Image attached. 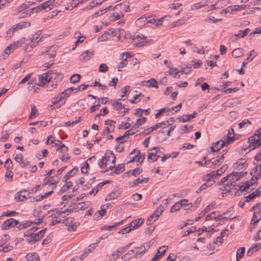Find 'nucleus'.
Masks as SVG:
<instances>
[{"label":"nucleus","instance_id":"nucleus-42","mask_svg":"<svg viewBox=\"0 0 261 261\" xmlns=\"http://www.w3.org/2000/svg\"><path fill=\"white\" fill-rule=\"evenodd\" d=\"M163 124H165V125L166 123L164 121L161 122L160 123H156L154 126H152V127H149L148 129V132H147V133H146V134H148L150 132H152L153 130L157 129L158 128L161 127L162 126V125H163Z\"/></svg>","mask_w":261,"mask_h":261},{"label":"nucleus","instance_id":"nucleus-63","mask_svg":"<svg viewBox=\"0 0 261 261\" xmlns=\"http://www.w3.org/2000/svg\"><path fill=\"white\" fill-rule=\"evenodd\" d=\"M132 257V253L127 252V253L123 255L121 258L122 260L124 261H127L129 260Z\"/></svg>","mask_w":261,"mask_h":261},{"label":"nucleus","instance_id":"nucleus-11","mask_svg":"<svg viewBox=\"0 0 261 261\" xmlns=\"http://www.w3.org/2000/svg\"><path fill=\"white\" fill-rule=\"evenodd\" d=\"M246 172H233L231 174L224 177L222 179H240L243 177L244 174H246Z\"/></svg>","mask_w":261,"mask_h":261},{"label":"nucleus","instance_id":"nucleus-56","mask_svg":"<svg viewBox=\"0 0 261 261\" xmlns=\"http://www.w3.org/2000/svg\"><path fill=\"white\" fill-rule=\"evenodd\" d=\"M98 70L100 72H106L108 70V67L106 64H101L99 67Z\"/></svg>","mask_w":261,"mask_h":261},{"label":"nucleus","instance_id":"nucleus-2","mask_svg":"<svg viewBox=\"0 0 261 261\" xmlns=\"http://www.w3.org/2000/svg\"><path fill=\"white\" fill-rule=\"evenodd\" d=\"M249 150H253L261 145V129L258 130L254 136H251L248 140Z\"/></svg>","mask_w":261,"mask_h":261},{"label":"nucleus","instance_id":"nucleus-45","mask_svg":"<svg viewBox=\"0 0 261 261\" xmlns=\"http://www.w3.org/2000/svg\"><path fill=\"white\" fill-rule=\"evenodd\" d=\"M182 207L179 201L175 203L171 208L170 212L174 213L180 210V208Z\"/></svg>","mask_w":261,"mask_h":261},{"label":"nucleus","instance_id":"nucleus-64","mask_svg":"<svg viewBox=\"0 0 261 261\" xmlns=\"http://www.w3.org/2000/svg\"><path fill=\"white\" fill-rule=\"evenodd\" d=\"M191 67L190 66H186L185 67L182 68L181 70L179 72H180L181 73H184L185 74H188L191 72Z\"/></svg>","mask_w":261,"mask_h":261},{"label":"nucleus","instance_id":"nucleus-1","mask_svg":"<svg viewBox=\"0 0 261 261\" xmlns=\"http://www.w3.org/2000/svg\"><path fill=\"white\" fill-rule=\"evenodd\" d=\"M236 180H220L218 182L219 186H222L220 188L221 190L225 191L226 192L230 193L231 195H241L243 192H250L253 190V188L250 187L253 186L254 182H250L247 180L245 186L237 185L236 184Z\"/></svg>","mask_w":261,"mask_h":261},{"label":"nucleus","instance_id":"nucleus-3","mask_svg":"<svg viewBox=\"0 0 261 261\" xmlns=\"http://www.w3.org/2000/svg\"><path fill=\"white\" fill-rule=\"evenodd\" d=\"M233 137L227 136L223 139H221L216 142L213 143L211 146V150L213 152H217L220 150L225 146L228 145L233 140Z\"/></svg>","mask_w":261,"mask_h":261},{"label":"nucleus","instance_id":"nucleus-40","mask_svg":"<svg viewBox=\"0 0 261 261\" xmlns=\"http://www.w3.org/2000/svg\"><path fill=\"white\" fill-rule=\"evenodd\" d=\"M160 155H158L156 154V153H154L153 152L149 153L147 157L148 161H151L152 162H154L158 160L159 158Z\"/></svg>","mask_w":261,"mask_h":261},{"label":"nucleus","instance_id":"nucleus-25","mask_svg":"<svg viewBox=\"0 0 261 261\" xmlns=\"http://www.w3.org/2000/svg\"><path fill=\"white\" fill-rule=\"evenodd\" d=\"M72 186L73 184L71 181H67V180H64V184L60 190V192L61 193H64L67 191Z\"/></svg>","mask_w":261,"mask_h":261},{"label":"nucleus","instance_id":"nucleus-39","mask_svg":"<svg viewBox=\"0 0 261 261\" xmlns=\"http://www.w3.org/2000/svg\"><path fill=\"white\" fill-rule=\"evenodd\" d=\"M124 56H125L124 53H123L121 54L122 61L118 64V71H120L119 68H123V67H125L127 64V60H126V59H124Z\"/></svg>","mask_w":261,"mask_h":261},{"label":"nucleus","instance_id":"nucleus-34","mask_svg":"<svg viewBox=\"0 0 261 261\" xmlns=\"http://www.w3.org/2000/svg\"><path fill=\"white\" fill-rule=\"evenodd\" d=\"M78 172V169L77 168H74L69 172H67L64 176V179H68L72 177L76 173Z\"/></svg>","mask_w":261,"mask_h":261},{"label":"nucleus","instance_id":"nucleus-20","mask_svg":"<svg viewBox=\"0 0 261 261\" xmlns=\"http://www.w3.org/2000/svg\"><path fill=\"white\" fill-rule=\"evenodd\" d=\"M144 222L143 219H137L133 220L129 224V227L132 228V230L135 229L136 228H138L139 226H140Z\"/></svg>","mask_w":261,"mask_h":261},{"label":"nucleus","instance_id":"nucleus-27","mask_svg":"<svg viewBox=\"0 0 261 261\" xmlns=\"http://www.w3.org/2000/svg\"><path fill=\"white\" fill-rule=\"evenodd\" d=\"M26 258L29 261H40L39 256L37 253L27 254Z\"/></svg>","mask_w":261,"mask_h":261},{"label":"nucleus","instance_id":"nucleus-43","mask_svg":"<svg viewBox=\"0 0 261 261\" xmlns=\"http://www.w3.org/2000/svg\"><path fill=\"white\" fill-rule=\"evenodd\" d=\"M217 213H219V212H213L208 214L206 216L205 220L207 221H209V220H211L217 219Z\"/></svg>","mask_w":261,"mask_h":261},{"label":"nucleus","instance_id":"nucleus-52","mask_svg":"<svg viewBox=\"0 0 261 261\" xmlns=\"http://www.w3.org/2000/svg\"><path fill=\"white\" fill-rule=\"evenodd\" d=\"M10 134V130H5V134L1 137L0 141L2 142L6 141L9 138Z\"/></svg>","mask_w":261,"mask_h":261},{"label":"nucleus","instance_id":"nucleus-49","mask_svg":"<svg viewBox=\"0 0 261 261\" xmlns=\"http://www.w3.org/2000/svg\"><path fill=\"white\" fill-rule=\"evenodd\" d=\"M125 167L124 164H120L116 168H115L114 173L116 174H119L124 170Z\"/></svg>","mask_w":261,"mask_h":261},{"label":"nucleus","instance_id":"nucleus-37","mask_svg":"<svg viewBox=\"0 0 261 261\" xmlns=\"http://www.w3.org/2000/svg\"><path fill=\"white\" fill-rule=\"evenodd\" d=\"M39 240H40V238L36 233L34 236L32 235L29 239H27V241L30 244H34Z\"/></svg>","mask_w":261,"mask_h":261},{"label":"nucleus","instance_id":"nucleus-46","mask_svg":"<svg viewBox=\"0 0 261 261\" xmlns=\"http://www.w3.org/2000/svg\"><path fill=\"white\" fill-rule=\"evenodd\" d=\"M42 31H39L36 32L35 34L33 35L31 38H29L28 41V43H32L34 40H36L39 37V36L41 34Z\"/></svg>","mask_w":261,"mask_h":261},{"label":"nucleus","instance_id":"nucleus-30","mask_svg":"<svg viewBox=\"0 0 261 261\" xmlns=\"http://www.w3.org/2000/svg\"><path fill=\"white\" fill-rule=\"evenodd\" d=\"M106 209L103 208L100 211H97L95 214L94 215V219L95 220H98L99 219H100L102 217L105 216L106 215Z\"/></svg>","mask_w":261,"mask_h":261},{"label":"nucleus","instance_id":"nucleus-36","mask_svg":"<svg viewBox=\"0 0 261 261\" xmlns=\"http://www.w3.org/2000/svg\"><path fill=\"white\" fill-rule=\"evenodd\" d=\"M81 33L80 32H77L75 33V37L79 38V39L76 40V41L75 42V45L74 47H72V49H74L76 46L78 45L79 43H81L83 42L84 39H85V36H81Z\"/></svg>","mask_w":261,"mask_h":261},{"label":"nucleus","instance_id":"nucleus-26","mask_svg":"<svg viewBox=\"0 0 261 261\" xmlns=\"http://www.w3.org/2000/svg\"><path fill=\"white\" fill-rule=\"evenodd\" d=\"M140 154V150L137 149H134L130 153L128 156L129 159L127 162V164H128L135 160V158L137 157Z\"/></svg>","mask_w":261,"mask_h":261},{"label":"nucleus","instance_id":"nucleus-7","mask_svg":"<svg viewBox=\"0 0 261 261\" xmlns=\"http://www.w3.org/2000/svg\"><path fill=\"white\" fill-rule=\"evenodd\" d=\"M39 83L38 85L43 86L48 83L52 79V76L49 74V71L41 75H38Z\"/></svg>","mask_w":261,"mask_h":261},{"label":"nucleus","instance_id":"nucleus-13","mask_svg":"<svg viewBox=\"0 0 261 261\" xmlns=\"http://www.w3.org/2000/svg\"><path fill=\"white\" fill-rule=\"evenodd\" d=\"M53 190H51L50 191L45 192V194L43 195H39L36 197H34L31 200V202H34L40 201L43 200V199L45 198L47 196H49L50 195H51V193H53Z\"/></svg>","mask_w":261,"mask_h":261},{"label":"nucleus","instance_id":"nucleus-55","mask_svg":"<svg viewBox=\"0 0 261 261\" xmlns=\"http://www.w3.org/2000/svg\"><path fill=\"white\" fill-rule=\"evenodd\" d=\"M68 147H66L64 144H62L61 145L59 146V147L57 149V151H59L62 153H65L68 151Z\"/></svg>","mask_w":261,"mask_h":261},{"label":"nucleus","instance_id":"nucleus-23","mask_svg":"<svg viewBox=\"0 0 261 261\" xmlns=\"http://www.w3.org/2000/svg\"><path fill=\"white\" fill-rule=\"evenodd\" d=\"M214 206V204L212 203L211 204H209L207 205L199 215V216L195 218V221H197L200 218H202L203 216H204L206 213L209 212L212 208Z\"/></svg>","mask_w":261,"mask_h":261},{"label":"nucleus","instance_id":"nucleus-15","mask_svg":"<svg viewBox=\"0 0 261 261\" xmlns=\"http://www.w3.org/2000/svg\"><path fill=\"white\" fill-rule=\"evenodd\" d=\"M55 1V0H48L39 5L38 8L41 10H46L48 9L47 10H50L51 9V8H50V6L54 3Z\"/></svg>","mask_w":261,"mask_h":261},{"label":"nucleus","instance_id":"nucleus-47","mask_svg":"<svg viewBox=\"0 0 261 261\" xmlns=\"http://www.w3.org/2000/svg\"><path fill=\"white\" fill-rule=\"evenodd\" d=\"M146 121V118L145 117H143L141 119H138L136 121V123L134 125V127L138 128L140 125L144 124Z\"/></svg>","mask_w":261,"mask_h":261},{"label":"nucleus","instance_id":"nucleus-58","mask_svg":"<svg viewBox=\"0 0 261 261\" xmlns=\"http://www.w3.org/2000/svg\"><path fill=\"white\" fill-rule=\"evenodd\" d=\"M257 197V196H256V194H255L254 192H252V193L250 194L249 195L246 197L245 202H248Z\"/></svg>","mask_w":261,"mask_h":261},{"label":"nucleus","instance_id":"nucleus-53","mask_svg":"<svg viewBox=\"0 0 261 261\" xmlns=\"http://www.w3.org/2000/svg\"><path fill=\"white\" fill-rule=\"evenodd\" d=\"M38 113V110L34 105H31V112L30 116V119H31L33 117H34L36 114Z\"/></svg>","mask_w":261,"mask_h":261},{"label":"nucleus","instance_id":"nucleus-29","mask_svg":"<svg viewBox=\"0 0 261 261\" xmlns=\"http://www.w3.org/2000/svg\"><path fill=\"white\" fill-rule=\"evenodd\" d=\"M93 55L92 53H89L88 51H86L83 53L80 57V60L81 61H88Z\"/></svg>","mask_w":261,"mask_h":261},{"label":"nucleus","instance_id":"nucleus-5","mask_svg":"<svg viewBox=\"0 0 261 261\" xmlns=\"http://www.w3.org/2000/svg\"><path fill=\"white\" fill-rule=\"evenodd\" d=\"M30 25L31 23L29 21L20 22L19 23H18L15 25H13L11 27V28L8 31L7 34H13L14 32L19 30H21L22 29L28 28Z\"/></svg>","mask_w":261,"mask_h":261},{"label":"nucleus","instance_id":"nucleus-48","mask_svg":"<svg viewBox=\"0 0 261 261\" xmlns=\"http://www.w3.org/2000/svg\"><path fill=\"white\" fill-rule=\"evenodd\" d=\"M81 75L79 74H74L70 77V82L72 83H76L80 80Z\"/></svg>","mask_w":261,"mask_h":261},{"label":"nucleus","instance_id":"nucleus-4","mask_svg":"<svg viewBox=\"0 0 261 261\" xmlns=\"http://www.w3.org/2000/svg\"><path fill=\"white\" fill-rule=\"evenodd\" d=\"M164 207L162 205L158 206L153 213L146 220V224L147 225H150L153 221L157 220L164 211Z\"/></svg>","mask_w":261,"mask_h":261},{"label":"nucleus","instance_id":"nucleus-57","mask_svg":"<svg viewBox=\"0 0 261 261\" xmlns=\"http://www.w3.org/2000/svg\"><path fill=\"white\" fill-rule=\"evenodd\" d=\"M5 166L7 170L12 169L13 167V164L10 159H7L5 162Z\"/></svg>","mask_w":261,"mask_h":261},{"label":"nucleus","instance_id":"nucleus-32","mask_svg":"<svg viewBox=\"0 0 261 261\" xmlns=\"http://www.w3.org/2000/svg\"><path fill=\"white\" fill-rule=\"evenodd\" d=\"M245 252V248L244 247H240L237 252V260L239 261L244 256Z\"/></svg>","mask_w":261,"mask_h":261},{"label":"nucleus","instance_id":"nucleus-62","mask_svg":"<svg viewBox=\"0 0 261 261\" xmlns=\"http://www.w3.org/2000/svg\"><path fill=\"white\" fill-rule=\"evenodd\" d=\"M15 49L14 46H13L12 44H10L9 46H7L6 48L5 49L4 52L7 54L9 55L11 53L13 50Z\"/></svg>","mask_w":261,"mask_h":261},{"label":"nucleus","instance_id":"nucleus-35","mask_svg":"<svg viewBox=\"0 0 261 261\" xmlns=\"http://www.w3.org/2000/svg\"><path fill=\"white\" fill-rule=\"evenodd\" d=\"M33 222L30 221H27L25 222H22L18 226H17V228L18 230H21L22 229L26 228L28 227H30L32 224H33Z\"/></svg>","mask_w":261,"mask_h":261},{"label":"nucleus","instance_id":"nucleus-33","mask_svg":"<svg viewBox=\"0 0 261 261\" xmlns=\"http://www.w3.org/2000/svg\"><path fill=\"white\" fill-rule=\"evenodd\" d=\"M124 220H121V221L119 222H117V223H114L113 225H105V226H102L101 228V230H111L113 228H116L117 226L120 225L121 224H122L123 223V221Z\"/></svg>","mask_w":261,"mask_h":261},{"label":"nucleus","instance_id":"nucleus-41","mask_svg":"<svg viewBox=\"0 0 261 261\" xmlns=\"http://www.w3.org/2000/svg\"><path fill=\"white\" fill-rule=\"evenodd\" d=\"M250 31V30L249 28H247L244 31H239L236 34L239 37V38H244L247 35L248 33Z\"/></svg>","mask_w":261,"mask_h":261},{"label":"nucleus","instance_id":"nucleus-61","mask_svg":"<svg viewBox=\"0 0 261 261\" xmlns=\"http://www.w3.org/2000/svg\"><path fill=\"white\" fill-rule=\"evenodd\" d=\"M71 94V91L68 88L66 90H65L63 92H62L61 93H60L61 96H63V98H65V100L66 99V98L68 97V96Z\"/></svg>","mask_w":261,"mask_h":261},{"label":"nucleus","instance_id":"nucleus-59","mask_svg":"<svg viewBox=\"0 0 261 261\" xmlns=\"http://www.w3.org/2000/svg\"><path fill=\"white\" fill-rule=\"evenodd\" d=\"M257 55V53L254 50H252L249 57H248V58L246 59V60H250V61H252V60L254 58H255V57H256Z\"/></svg>","mask_w":261,"mask_h":261},{"label":"nucleus","instance_id":"nucleus-8","mask_svg":"<svg viewBox=\"0 0 261 261\" xmlns=\"http://www.w3.org/2000/svg\"><path fill=\"white\" fill-rule=\"evenodd\" d=\"M58 182L55 180V182H50L49 180H47V182L45 183L42 184V185H38L36 186L34 189V192H36L38 191H40L41 190H44L46 186H48L49 187H50L51 190H54L56 187V184H57Z\"/></svg>","mask_w":261,"mask_h":261},{"label":"nucleus","instance_id":"nucleus-28","mask_svg":"<svg viewBox=\"0 0 261 261\" xmlns=\"http://www.w3.org/2000/svg\"><path fill=\"white\" fill-rule=\"evenodd\" d=\"M244 55V49L241 48H237L232 51V55L235 58H239L243 56Z\"/></svg>","mask_w":261,"mask_h":261},{"label":"nucleus","instance_id":"nucleus-24","mask_svg":"<svg viewBox=\"0 0 261 261\" xmlns=\"http://www.w3.org/2000/svg\"><path fill=\"white\" fill-rule=\"evenodd\" d=\"M56 46H51V47H49L46 50L45 55H47L49 58H54L56 56Z\"/></svg>","mask_w":261,"mask_h":261},{"label":"nucleus","instance_id":"nucleus-9","mask_svg":"<svg viewBox=\"0 0 261 261\" xmlns=\"http://www.w3.org/2000/svg\"><path fill=\"white\" fill-rule=\"evenodd\" d=\"M30 192H28L27 190H24L17 193V197H15V198L18 199V201H22L27 199L31 198Z\"/></svg>","mask_w":261,"mask_h":261},{"label":"nucleus","instance_id":"nucleus-21","mask_svg":"<svg viewBox=\"0 0 261 261\" xmlns=\"http://www.w3.org/2000/svg\"><path fill=\"white\" fill-rule=\"evenodd\" d=\"M28 40H29V39H27L25 37H23V38H21L20 40H17V41L15 42L13 44H12V45L14 46L15 49L17 47L21 46L23 44H25V45H28L30 44V43H28Z\"/></svg>","mask_w":261,"mask_h":261},{"label":"nucleus","instance_id":"nucleus-19","mask_svg":"<svg viewBox=\"0 0 261 261\" xmlns=\"http://www.w3.org/2000/svg\"><path fill=\"white\" fill-rule=\"evenodd\" d=\"M52 103L54 105H56L59 103L60 105L57 106V107H60L61 105H63L65 103V98H63V96H61L60 94L58 96L53 99Z\"/></svg>","mask_w":261,"mask_h":261},{"label":"nucleus","instance_id":"nucleus-18","mask_svg":"<svg viewBox=\"0 0 261 261\" xmlns=\"http://www.w3.org/2000/svg\"><path fill=\"white\" fill-rule=\"evenodd\" d=\"M223 159H224V156H223V154H222L218 159H217V160H215L214 161H213V162H211L212 160H207V161H205L204 162V165H208L209 164L211 163L212 164V165L213 166H219L223 162Z\"/></svg>","mask_w":261,"mask_h":261},{"label":"nucleus","instance_id":"nucleus-51","mask_svg":"<svg viewBox=\"0 0 261 261\" xmlns=\"http://www.w3.org/2000/svg\"><path fill=\"white\" fill-rule=\"evenodd\" d=\"M115 123V122L113 120H107L105 121V124L106 125H108V127L111 128V129L114 130L115 127V125H114V123Z\"/></svg>","mask_w":261,"mask_h":261},{"label":"nucleus","instance_id":"nucleus-50","mask_svg":"<svg viewBox=\"0 0 261 261\" xmlns=\"http://www.w3.org/2000/svg\"><path fill=\"white\" fill-rule=\"evenodd\" d=\"M201 201V198L198 197L196 199V200L195 201L194 205H193L192 203H189V204L191 205L190 207L193 208L194 210H196L198 207Z\"/></svg>","mask_w":261,"mask_h":261},{"label":"nucleus","instance_id":"nucleus-54","mask_svg":"<svg viewBox=\"0 0 261 261\" xmlns=\"http://www.w3.org/2000/svg\"><path fill=\"white\" fill-rule=\"evenodd\" d=\"M79 4H80V3L78 0H73L71 4V5L69 7H66L65 9L66 10H72L73 8L76 7L77 5H79Z\"/></svg>","mask_w":261,"mask_h":261},{"label":"nucleus","instance_id":"nucleus-31","mask_svg":"<svg viewBox=\"0 0 261 261\" xmlns=\"http://www.w3.org/2000/svg\"><path fill=\"white\" fill-rule=\"evenodd\" d=\"M142 171V169L139 168H136L134 170H130L127 171L125 174H127L128 177H130V175H134L135 177L137 175H139Z\"/></svg>","mask_w":261,"mask_h":261},{"label":"nucleus","instance_id":"nucleus-16","mask_svg":"<svg viewBox=\"0 0 261 261\" xmlns=\"http://www.w3.org/2000/svg\"><path fill=\"white\" fill-rule=\"evenodd\" d=\"M112 105L113 106L114 109L118 111L119 113L121 114V110L123 109H125V106L123 105L121 102H118L116 100H111Z\"/></svg>","mask_w":261,"mask_h":261},{"label":"nucleus","instance_id":"nucleus-17","mask_svg":"<svg viewBox=\"0 0 261 261\" xmlns=\"http://www.w3.org/2000/svg\"><path fill=\"white\" fill-rule=\"evenodd\" d=\"M197 112L195 111L193 114H187L184 115L181 118H179L180 121L185 122L186 121H189L192 119L195 118L197 115Z\"/></svg>","mask_w":261,"mask_h":261},{"label":"nucleus","instance_id":"nucleus-38","mask_svg":"<svg viewBox=\"0 0 261 261\" xmlns=\"http://www.w3.org/2000/svg\"><path fill=\"white\" fill-rule=\"evenodd\" d=\"M146 82L148 84L147 86L149 87L158 88V82L153 78L150 79Z\"/></svg>","mask_w":261,"mask_h":261},{"label":"nucleus","instance_id":"nucleus-10","mask_svg":"<svg viewBox=\"0 0 261 261\" xmlns=\"http://www.w3.org/2000/svg\"><path fill=\"white\" fill-rule=\"evenodd\" d=\"M226 169V167L225 166H222L221 168L218 169L217 171H214L206 175L207 177V179H210V178H216L218 176H220L225 171Z\"/></svg>","mask_w":261,"mask_h":261},{"label":"nucleus","instance_id":"nucleus-60","mask_svg":"<svg viewBox=\"0 0 261 261\" xmlns=\"http://www.w3.org/2000/svg\"><path fill=\"white\" fill-rule=\"evenodd\" d=\"M60 222V219L57 217H54L50 222V226H54Z\"/></svg>","mask_w":261,"mask_h":261},{"label":"nucleus","instance_id":"nucleus-14","mask_svg":"<svg viewBox=\"0 0 261 261\" xmlns=\"http://www.w3.org/2000/svg\"><path fill=\"white\" fill-rule=\"evenodd\" d=\"M165 247V246H163L162 247H160L158 250L157 252L155 254L154 257L152 258L151 261L158 260L160 258L161 256L164 255L167 249V248L164 249V248Z\"/></svg>","mask_w":261,"mask_h":261},{"label":"nucleus","instance_id":"nucleus-6","mask_svg":"<svg viewBox=\"0 0 261 261\" xmlns=\"http://www.w3.org/2000/svg\"><path fill=\"white\" fill-rule=\"evenodd\" d=\"M19 223L18 221L14 219L10 218L5 221L1 225V228L3 230L9 229L17 225Z\"/></svg>","mask_w":261,"mask_h":261},{"label":"nucleus","instance_id":"nucleus-22","mask_svg":"<svg viewBox=\"0 0 261 261\" xmlns=\"http://www.w3.org/2000/svg\"><path fill=\"white\" fill-rule=\"evenodd\" d=\"M254 211L253 216L251 219V221L253 223H256L261 219V210H253Z\"/></svg>","mask_w":261,"mask_h":261},{"label":"nucleus","instance_id":"nucleus-12","mask_svg":"<svg viewBox=\"0 0 261 261\" xmlns=\"http://www.w3.org/2000/svg\"><path fill=\"white\" fill-rule=\"evenodd\" d=\"M49 74L52 76L56 83L60 82L63 78V74L61 72H58L56 71H49Z\"/></svg>","mask_w":261,"mask_h":261},{"label":"nucleus","instance_id":"nucleus-44","mask_svg":"<svg viewBox=\"0 0 261 261\" xmlns=\"http://www.w3.org/2000/svg\"><path fill=\"white\" fill-rule=\"evenodd\" d=\"M119 196V193L118 192H111L106 198V200H111L117 198Z\"/></svg>","mask_w":261,"mask_h":261}]
</instances>
